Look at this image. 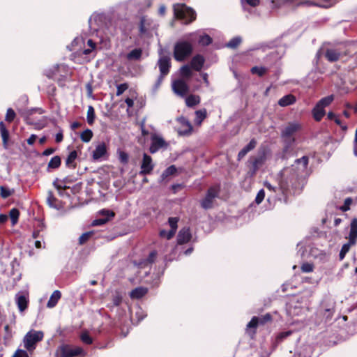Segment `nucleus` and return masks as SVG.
<instances>
[{
  "label": "nucleus",
  "instance_id": "obj_1",
  "mask_svg": "<svg viewBox=\"0 0 357 357\" xmlns=\"http://www.w3.org/2000/svg\"><path fill=\"white\" fill-rule=\"evenodd\" d=\"M192 52V45L185 40L178 41L174 49V57L178 61H183Z\"/></svg>",
  "mask_w": 357,
  "mask_h": 357
},
{
  "label": "nucleus",
  "instance_id": "obj_2",
  "mask_svg": "<svg viewBox=\"0 0 357 357\" xmlns=\"http://www.w3.org/2000/svg\"><path fill=\"white\" fill-rule=\"evenodd\" d=\"M301 124L297 121L289 122L282 130L281 137L287 144L291 145L295 141L294 135L301 130Z\"/></svg>",
  "mask_w": 357,
  "mask_h": 357
},
{
  "label": "nucleus",
  "instance_id": "obj_3",
  "mask_svg": "<svg viewBox=\"0 0 357 357\" xmlns=\"http://www.w3.org/2000/svg\"><path fill=\"white\" fill-rule=\"evenodd\" d=\"M174 12L176 17L185 20V24H189L196 18L195 12L184 4H177L174 6Z\"/></svg>",
  "mask_w": 357,
  "mask_h": 357
},
{
  "label": "nucleus",
  "instance_id": "obj_4",
  "mask_svg": "<svg viewBox=\"0 0 357 357\" xmlns=\"http://www.w3.org/2000/svg\"><path fill=\"white\" fill-rule=\"evenodd\" d=\"M44 334L40 331L31 330L29 331L24 337L23 342L24 347L28 351H33L36 348V344L41 341Z\"/></svg>",
  "mask_w": 357,
  "mask_h": 357
},
{
  "label": "nucleus",
  "instance_id": "obj_5",
  "mask_svg": "<svg viewBox=\"0 0 357 357\" xmlns=\"http://www.w3.org/2000/svg\"><path fill=\"white\" fill-rule=\"evenodd\" d=\"M85 354L86 353L81 347H73L68 344H62L56 351V357L84 356Z\"/></svg>",
  "mask_w": 357,
  "mask_h": 357
},
{
  "label": "nucleus",
  "instance_id": "obj_6",
  "mask_svg": "<svg viewBox=\"0 0 357 357\" xmlns=\"http://www.w3.org/2000/svg\"><path fill=\"white\" fill-rule=\"evenodd\" d=\"M220 189L218 186L211 187L206 194L205 197L201 201V206L203 208L207 210L214 206L215 198L219 196Z\"/></svg>",
  "mask_w": 357,
  "mask_h": 357
},
{
  "label": "nucleus",
  "instance_id": "obj_7",
  "mask_svg": "<svg viewBox=\"0 0 357 357\" xmlns=\"http://www.w3.org/2000/svg\"><path fill=\"white\" fill-rule=\"evenodd\" d=\"M265 159L266 157L264 153H259L257 155L249 158L248 162V174L251 176L255 175L258 169L263 165Z\"/></svg>",
  "mask_w": 357,
  "mask_h": 357
},
{
  "label": "nucleus",
  "instance_id": "obj_8",
  "mask_svg": "<svg viewBox=\"0 0 357 357\" xmlns=\"http://www.w3.org/2000/svg\"><path fill=\"white\" fill-rule=\"evenodd\" d=\"M176 121L180 124V127L177 130L179 135L188 136L191 135L192 132V126L186 118L181 116L177 118Z\"/></svg>",
  "mask_w": 357,
  "mask_h": 357
},
{
  "label": "nucleus",
  "instance_id": "obj_9",
  "mask_svg": "<svg viewBox=\"0 0 357 357\" xmlns=\"http://www.w3.org/2000/svg\"><path fill=\"white\" fill-rule=\"evenodd\" d=\"M173 91L178 96L184 97L189 92V86L183 79L174 80L172 84Z\"/></svg>",
  "mask_w": 357,
  "mask_h": 357
},
{
  "label": "nucleus",
  "instance_id": "obj_10",
  "mask_svg": "<svg viewBox=\"0 0 357 357\" xmlns=\"http://www.w3.org/2000/svg\"><path fill=\"white\" fill-rule=\"evenodd\" d=\"M168 146V143L165 139L158 135H153L151 137V144L149 151L151 153H155L161 149H166Z\"/></svg>",
  "mask_w": 357,
  "mask_h": 357
},
{
  "label": "nucleus",
  "instance_id": "obj_11",
  "mask_svg": "<svg viewBox=\"0 0 357 357\" xmlns=\"http://www.w3.org/2000/svg\"><path fill=\"white\" fill-rule=\"evenodd\" d=\"M335 312V304L333 302H323L321 305L320 313L323 314L325 321L331 320Z\"/></svg>",
  "mask_w": 357,
  "mask_h": 357
},
{
  "label": "nucleus",
  "instance_id": "obj_12",
  "mask_svg": "<svg viewBox=\"0 0 357 357\" xmlns=\"http://www.w3.org/2000/svg\"><path fill=\"white\" fill-rule=\"evenodd\" d=\"M158 65L160 72V75L165 77L169 73V68L171 67L169 56L165 55L160 56L158 61Z\"/></svg>",
  "mask_w": 357,
  "mask_h": 357
},
{
  "label": "nucleus",
  "instance_id": "obj_13",
  "mask_svg": "<svg viewBox=\"0 0 357 357\" xmlns=\"http://www.w3.org/2000/svg\"><path fill=\"white\" fill-rule=\"evenodd\" d=\"M153 167L154 165L152 162V158L151 156L144 153L143 155L139 174L145 175L150 174L152 172Z\"/></svg>",
  "mask_w": 357,
  "mask_h": 357
},
{
  "label": "nucleus",
  "instance_id": "obj_14",
  "mask_svg": "<svg viewBox=\"0 0 357 357\" xmlns=\"http://www.w3.org/2000/svg\"><path fill=\"white\" fill-rule=\"evenodd\" d=\"M308 164V158L303 156L301 158L297 159L294 165H292V170L296 169V174L299 175L301 173L305 171Z\"/></svg>",
  "mask_w": 357,
  "mask_h": 357
},
{
  "label": "nucleus",
  "instance_id": "obj_15",
  "mask_svg": "<svg viewBox=\"0 0 357 357\" xmlns=\"http://www.w3.org/2000/svg\"><path fill=\"white\" fill-rule=\"evenodd\" d=\"M15 302L20 312H24L28 306L29 298L27 295L22 293H17L15 295Z\"/></svg>",
  "mask_w": 357,
  "mask_h": 357
},
{
  "label": "nucleus",
  "instance_id": "obj_16",
  "mask_svg": "<svg viewBox=\"0 0 357 357\" xmlns=\"http://www.w3.org/2000/svg\"><path fill=\"white\" fill-rule=\"evenodd\" d=\"M100 213L102 214V215H104L105 217L102 218H98V219L93 220L92 222V225H93V226L103 225L106 222H107L111 218L114 216V212L109 211V210H105V209L100 211Z\"/></svg>",
  "mask_w": 357,
  "mask_h": 357
},
{
  "label": "nucleus",
  "instance_id": "obj_17",
  "mask_svg": "<svg viewBox=\"0 0 357 357\" xmlns=\"http://www.w3.org/2000/svg\"><path fill=\"white\" fill-rule=\"evenodd\" d=\"M104 16L101 15H93L89 20V26L92 31H98L102 29V26L100 24L102 22Z\"/></svg>",
  "mask_w": 357,
  "mask_h": 357
},
{
  "label": "nucleus",
  "instance_id": "obj_18",
  "mask_svg": "<svg viewBox=\"0 0 357 357\" xmlns=\"http://www.w3.org/2000/svg\"><path fill=\"white\" fill-rule=\"evenodd\" d=\"M348 238V243L354 245H356L357 241V218H354L351 220Z\"/></svg>",
  "mask_w": 357,
  "mask_h": 357
},
{
  "label": "nucleus",
  "instance_id": "obj_19",
  "mask_svg": "<svg viewBox=\"0 0 357 357\" xmlns=\"http://www.w3.org/2000/svg\"><path fill=\"white\" fill-rule=\"evenodd\" d=\"M191 233L189 227L182 228L177 236V242L178 244L188 243L191 239Z\"/></svg>",
  "mask_w": 357,
  "mask_h": 357
},
{
  "label": "nucleus",
  "instance_id": "obj_20",
  "mask_svg": "<svg viewBox=\"0 0 357 357\" xmlns=\"http://www.w3.org/2000/svg\"><path fill=\"white\" fill-rule=\"evenodd\" d=\"M107 153V147L104 142L98 144L93 151L92 157L94 160H98Z\"/></svg>",
  "mask_w": 357,
  "mask_h": 357
},
{
  "label": "nucleus",
  "instance_id": "obj_21",
  "mask_svg": "<svg viewBox=\"0 0 357 357\" xmlns=\"http://www.w3.org/2000/svg\"><path fill=\"white\" fill-rule=\"evenodd\" d=\"M257 146V141L255 139L250 140L243 149H242L238 153V160H241L243 158L248 152L253 150Z\"/></svg>",
  "mask_w": 357,
  "mask_h": 357
},
{
  "label": "nucleus",
  "instance_id": "obj_22",
  "mask_svg": "<svg viewBox=\"0 0 357 357\" xmlns=\"http://www.w3.org/2000/svg\"><path fill=\"white\" fill-rule=\"evenodd\" d=\"M204 63V59L202 55L197 54L195 56L190 62V66L196 71H199Z\"/></svg>",
  "mask_w": 357,
  "mask_h": 357
},
{
  "label": "nucleus",
  "instance_id": "obj_23",
  "mask_svg": "<svg viewBox=\"0 0 357 357\" xmlns=\"http://www.w3.org/2000/svg\"><path fill=\"white\" fill-rule=\"evenodd\" d=\"M61 294L59 290H55L52 294L51 295L47 303V307L48 308H52L55 307L59 301V300L61 298Z\"/></svg>",
  "mask_w": 357,
  "mask_h": 357
},
{
  "label": "nucleus",
  "instance_id": "obj_24",
  "mask_svg": "<svg viewBox=\"0 0 357 357\" xmlns=\"http://www.w3.org/2000/svg\"><path fill=\"white\" fill-rule=\"evenodd\" d=\"M296 102V98L291 94H288L281 98L278 104L281 107H287L294 104Z\"/></svg>",
  "mask_w": 357,
  "mask_h": 357
},
{
  "label": "nucleus",
  "instance_id": "obj_25",
  "mask_svg": "<svg viewBox=\"0 0 357 357\" xmlns=\"http://www.w3.org/2000/svg\"><path fill=\"white\" fill-rule=\"evenodd\" d=\"M77 157V153L76 151H71L68 155L66 160V165L68 168L75 169L76 167L75 160Z\"/></svg>",
  "mask_w": 357,
  "mask_h": 357
},
{
  "label": "nucleus",
  "instance_id": "obj_26",
  "mask_svg": "<svg viewBox=\"0 0 357 357\" xmlns=\"http://www.w3.org/2000/svg\"><path fill=\"white\" fill-rule=\"evenodd\" d=\"M148 291V289L145 287H137L134 289L130 294V296L132 298H140L143 297Z\"/></svg>",
  "mask_w": 357,
  "mask_h": 357
},
{
  "label": "nucleus",
  "instance_id": "obj_27",
  "mask_svg": "<svg viewBox=\"0 0 357 357\" xmlns=\"http://www.w3.org/2000/svg\"><path fill=\"white\" fill-rule=\"evenodd\" d=\"M312 114L314 119L317 121H319L325 115L324 108L321 107L319 104L317 103L316 106L312 110Z\"/></svg>",
  "mask_w": 357,
  "mask_h": 357
},
{
  "label": "nucleus",
  "instance_id": "obj_28",
  "mask_svg": "<svg viewBox=\"0 0 357 357\" xmlns=\"http://www.w3.org/2000/svg\"><path fill=\"white\" fill-rule=\"evenodd\" d=\"M207 112L206 109H202L195 112V123L199 126L202 121L206 118Z\"/></svg>",
  "mask_w": 357,
  "mask_h": 357
},
{
  "label": "nucleus",
  "instance_id": "obj_29",
  "mask_svg": "<svg viewBox=\"0 0 357 357\" xmlns=\"http://www.w3.org/2000/svg\"><path fill=\"white\" fill-rule=\"evenodd\" d=\"M142 54V50L140 48H136L130 51L127 55L126 58L129 61H137Z\"/></svg>",
  "mask_w": 357,
  "mask_h": 357
},
{
  "label": "nucleus",
  "instance_id": "obj_30",
  "mask_svg": "<svg viewBox=\"0 0 357 357\" xmlns=\"http://www.w3.org/2000/svg\"><path fill=\"white\" fill-rule=\"evenodd\" d=\"M340 54L335 50L328 49L326 50L325 56L331 62L336 61L339 59Z\"/></svg>",
  "mask_w": 357,
  "mask_h": 357
},
{
  "label": "nucleus",
  "instance_id": "obj_31",
  "mask_svg": "<svg viewBox=\"0 0 357 357\" xmlns=\"http://www.w3.org/2000/svg\"><path fill=\"white\" fill-rule=\"evenodd\" d=\"M178 221V218L176 217H171L168 220V222L169 226L171 227V229L169 230V233L168 234L169 237H173L177 229V223Z\"/></svg>",
  "mask_w": 357,
  "mask_h": 357
},
{
  "label": "nucleus",
  "instance_id": "obj_32",
  "mask_svg": "<svg viewBox=\"0 0 357 357\" xmlns=\"http://www.w3.org/2000/svg\"><path fill=\"white\" fill-rule=\"evenodd\" d=\"M200 102V97L197 95H190L185 98V103L188 107H192Z\"/></svg>",
  "mask_w": 357,
  "mask_h": 357
},
{
  "label": "nucleus",
  "instance_id": "obj_33",
  "mask_svg": "<svg viewBox=\"0 0 357 357\" xmlns=\"http://www.w3.org/2000/svg\"><path fill=\"white\" fill-rule=\"evenodd\" d=\"M57 199L54 196L53 192L52 191L47 192V204L52 208H57L58 206L56 205Z\"/></svg>",
  "mask_w": 357,
  "mask_h": 357
},
{
  "label": "nucleus",
  "instance_id": "obj_34",
  "mask_svg": "<svg viewBox=\"0 0 357 357\" xmlns=\"http://www.w3.org/2000/svg\"><path fill=\"white\" fill-rule=\"evenodd\" d=\"M177 171L176 167L175 165H171L169 167H167L162 174L161 177L162 179L166 178L167 177L169 176H172L176 174Z\"/></svg>",
  "mask_w": 357,
  "mask_h": 357
},
{
  "label": "nucleus",
  "instance_id": "obj_35",
  "mask_svg": "<svg viewBox=\"0 0 357 357\" xmlns=\"http://www.w3.org/2000/svg\"><path fill=\"white\" fill-rule=\"evenodd\" d=\"M334 100V96L333 95L328 96L321 98L317 104H319L321 107L325 108L328 106Z\"/></svg>",
  "mask_w": 357,
  "mask_h": 357
},
{
  "label": "nucleus",
  "instance_id": "obj_36",
  "mask_svg": "<svg viewBox=\"0 0 357 357\" xmlns=\"http://www.w3.org/2000/svg\"><path fill=\"white\" fill-rule=\"evenodd\" d=\"M61 158L58 155L54 156L48 163V167L56 169L61 165Z\"/></svg>",
  "mask_w": 357,
  "mask_h": 357
},
{
  "label": "nucleus",
  "instance_id": "obj_37",
  "mask_svg": "<svg viewBox=\"0 0 357 357\" xmlns=\"http://www.w3.org/2000/svg\"><path fill=\"white\" fill-rule=\"evenodd\" d=\"M14 193L13 189H10L5 186L0 187V195L1 197L3 199H6Z\"/></svg>",
  "mask_w": 357,
  "mask_h": 357
},
{
  "label": "nucleus",
  "instance_id": "obj_38",
  "mask_svg": "<svg viewBox=\"0 0 357 357\" xmlns=\"http://www.w3.org/2000/svg\"><path fill=\"white\" fill-rule=\"evenodd\" d=\"M19 215H20V212H19L18 209L14 208L10 211L9 216L11 219L13 225H15L17 222Z\"/></svg>",
  "mask_w": 357,
  "mask_h": 357
},
{
  "label": "nucleus",
  "instance_id": "obj_39",
  "mask_svg": "<svg viewBox=\"0 0 357 357\" xmlns=\"http://www.w3.org/2000/svg\"><path fill=\"white\" fill-rule=\"evenodd\" d=\"M93 137V132L91 130L86 129L80 135V138L84 142H89Z\"/></svg>",
  "mask_w": 357,
  "mask_h": 357
},
{
  "label": "nucleus",
  "instance_id": "obj_40",
  "mask_svg": "<svg viewBox=\"0 0 357 357\" xmlns=\"http://www.w3.org/2000/svg\"><path fill=\"white\" fill-rule=\"evenodd\" d=\"M212 42V38L207 34H204L199 36V44L202 46L208 45Z\"/></svg>",
  "mask_w": 357,
  "mask_h": 357
},
{
  "label": "nucleus",
  "instance_id": "obj_41",
  "mask_svg": "<svg viewBox=\"0 0 357 357\" xmlns=\"http://www.w3.org/2000/svg\"><path fill=\"white\" fill-rule=\"evenodd\" d=\"M268 69L265 67H259L254 66L251 68V72L253 74H257L259 76L261 77L266 73Z\"/></svg>",
  "mask_w": 357,
  "mask_h": 357
},
{
  "label": "nucleus",
  "instance_id": "obj_42",
  "mask_svg": "<svg viewBox=\"0 0 357 357\" xmlns=\"http://www.w3.org/2000/svg\"><path fill=\"white\" fill-rule=\"evenodd\" d=\"M181 74L185 78H190L192 76V70L188 65H185L181 68Z\"/></svg>",
  "mask_w": 357,
  "mask_h": 357
},
{
  "label": "nucleus",
  "instance_id": "obj_43",
  "mask_svg": "<svg viewBox=\"0 0 357 357\" xmlns=\"http://www.w3.org/2000/svg\"><path fill=\"white\" fill-rule=\"evenodd\" d=\"M95 119V111L92 106H89L87 111V122L89 125H91Z\"/></svg>",
  "mask_w": 357,
  "mask_h": 357
},
{
  "label": "nucleus",
  "instance_id": "obj_44",
  "mask_svg": "<svg viewBox=\"0 0 357 357\" xmlns=\"http://www.w3.org/2000/svg\"><path fill=\"white\" fill-rule=\"evenodd\" d=\"M351 245H353L350 244L349 243H347L342 245L339 254L340 260H342L344 258L346 254L349 252Z\"/></svg>",
  "mask_w": 357,
  "mask_h": 357
},
{
  "label": "nucleus",
  "instance_id": "obj_45",
  "mask_svg": "<svg viewBox=\"0 0 357 357\" xmlns=\"http://www.w3.org/2000/svg\"><path fill=\"white\" fill-rule=\"evenodd\" d=\"M241 43V38L240 37H235L232 38L227 44V47L230 48H236Z\"/></svg>",
  "mask_w": 357,
  "mask_h": 357
},
{
  "label": "nucleus",
  "instance_id": "obj_46",
  "mask_svg": "<svg viewBox=\"0 0 357 357\" xmlns=\"http://www.w3.org/2000/svg\"><path fill=\"white\" fill-rule=\"evenodd\" d=\"M59 68H60V66L58 65L54 66L52 69H50L47 72V76L49 78H51L53 79H56V73L58 72Z\"/></svg>",
  "mask_w": 357,
  "mask_h": 357
},
{
  "label": "nucleus",
  "instance_id": "obj_47",
  "mask_svg": "<svg viewBox=\"0 0 357 357\" xmlns=\"http://www.w3.org/2000/svg\"><path fill=\"white\" fill-rule=\"evenodd\" d=\"M93 235V232L92 231H89V232H86V233H84L82 234L80 237L79 238V244H84L89 239V238Z\"/></svg>",
  "mask_w": 357,
  "mask_h": 357
},
{
  "label": "nucleus",
  "instance_id": "obj_48",
  "mask_svg": "<svg viewBox=\"0 0 357 357\" xmlns=\"http://www.w3.org/2000/svg\"><path fill=\"white\" fill-rule=\"evenodd\" d=\"M15 117V112L11 108L7 109L5 119L6 121L12 122Z\"/></svg>",
  "mask_w": 357,
  "mask_h": 357
},
{
  "label": "nucleus",
  "instance_id": "obj_49",
  "mask_svg": "<svg viewBox=\"0 0 357 357\" xmlns=\"http://www.w3.org/2000/svg\"><path fill=\"white\" fill-rule=\"evenodd\" d=\"M80 338L82 341L85 344H91L93 342L92 338L89 336L87 332L82 333Z\"/></svg>",
  "mask_w": 357,
  "mask_h": 357
},
{
  "label": "nucleus",
  "instance_id": "obj_50",
  "mask_svg": "<svg viewBox=\"0 0 357 357\" xmlns=\"http://www.w3.org/2000/svg\"><path fill=\"white\" fill-rule=\"evenodd\" d=\"M259 319L257 317H253L251 321L247 324V328H256L259 324Z\"/></svg>",
  "mask_w": 357,
  "mask_h": 357
},
{
  "label": "nucleus",
  "instance_id": "obj_51",
  "mask_svg": "<svg viewBox=\"0 0 357 357\" xmlns=\"http://www.w3.org/2000/svg\"><path fill=\"white\" fill-rule=\"evenodd\" d=\"M352 199L351 197H347L345 199L344 205L340 207V209L342 211H347L350 208V205L352 204Z\"/></svg>",
  "mask_w": 357,
  "mask_h": 357
},
{
  "label": "nucleus",
  "instance_id": "obj_52",
  "mask_svg": "<svg viewBox=\"0 0 357 357\" xmlns=\"http://www.w3.org/2000/svg\"><path fill=\"white\" fill-rule=\"evenodd\" d=\"M87 45L89 46L90 48L89 49H85L84 51H83V53L84 54H89L91 52V51L95 49L96 47V43L91 40V39H89L87 41Z\"/></svg>",
  "mask_w": 357,
  "mask_h": 357
},
{
  "label": "nucleus",
  "instance_id": "obj_53",
  "mask_svg": "<svg viewBox=\"0 0 357 357\" xmlns=\"http://www.w3.org/2000/svg\"><path fill=\"white\" fill-rule=\"evenodd\" d=\"M128 88V85L126 83L118 85L116 90V96H121Z\"/></svg>",
  "mask_w": 357,
  "mask_h": 357
},
{
  "label": "nucleus",
  "instance_id": "obj_54",
  "mask_svg": "<svg viewBox=\"0 0 357 357\" xmlns=\"http://www.w3.org/2000/svg\"><path fill=\"white\" fill-rule=\"evenodd\" d=\"M264 197H265V192L263 189H261L258 192V193L256 196V198H255L256 203L257 204H259L260 203H261V202L264 199Z\"/></svg>",
  "mask_w": 357,
  "mask_h": 357
},
{
  "label": "nucleus",
  "instance_id": "obj_55",
  "mask_svg": "<svg viewBox=\"0 0 357 357\" xmlns=\"http://www.w3.org/2000/svg\"><path fill=\"white\" fill-rule=\"evenodd\" d=\"M165 76H162V75H159V77H158L153 87V92H156L158 91V89L160 88L162 81H163V79H164Z\"/></svg>",
  "mask_w": 357,
  "mask_h": 357
},
{
  "label": "nucleus",
  "instance_id": "obj_56",
  "mask_svg": "<svg viewBox=\"0 0 357 357\" xmlns=\"http://www.w3.org/2000/svg\"><path fill=\"white\" fill-rule=\"evenodd\" d=\"M301 270L304 273H310L313 271V265L309 263H305L301 266Z\"/></svg>",
  "mask_w": 357,
  "mask_h": 357
},
{
  "label": "nucleus",
  "instance_id": "obj_57",
  "mask_svg": "<svg viewBox=\"0 0 357 357\" xmlns=\"http://www.w3.org/2000/svg\"><path fill=\"white\" fill-rule=\"evenodd\" d=\"M122 301V296L119 292H116L115 295H114L112 301L114 305L118 306L120 305Z\"/></svg>",
  "mask_w": 357,
  "mask_h": 357
},
{
  "label": "nucleus",
  "instance_id": "obj_58",
  "mask_svg": "<svg viewBox=\"0 0 357 357\" xmlns=\"http://www.w3.org/2000/svg\"><path fill=\"white\" fill-rule=\"evenodd\" d=\"M58 178H56L55 181L53 182V185L58 190L59 194L60 195H63V190L66 188V185H61L60 184H58Z\"/></svg>",
  "mask_w": 357,
  "mask_h": 357
},
{
  "label": "nucleus",
  "instance_id": "obj_59",
  "mask_svg": "<svg viewBox=\"0 0 357 357\" xmlns=\"http://www.w3.org/2000/svg\"><path fill=\"white\" fill-rule=\"evenodd\" d=\"M241 3L243 7L245 6V3H247L250 6L255 7L259 4V0H241Z\"/></svg>",
  "mask_w": 357,
  "mask_h": 357
},
{
  "label": "nucleus",
  "instance_id": "obj_60",
  "mask_svg": "<svg viewBox=\"0 0 357 357\" xmlns=\"http://www.w3.org/2000/svg\"><path fill=\"white\" fill-rule=\"evenodd\" d=\"M259 324H264L266 322L271 320V315L268 313L266 314L264 316H261V317H259Z\"/></svg>",
  "mask_w": 357,
  "mask_h": 357
},
{
  "label": "nucleus",
  "instance_id": "obj_61",
  "mask_svg": "<svg viewBox=\"0 0 357 357\" xmlns=\"http://www.w3.org/2000/svg\"><path fill=\"white\" fill-rule=\"evenodd\" d=\"M291 334V331H285L280 333L277 339L279 341H282L283 339L286 338L287 337L289 336Z\"/></svg>",
  "mask_w": 357,
  "mask_h": 357
},
{
  "label": "nucleus",
  "instance_id": "obj_62",
  "mask_svg": "<svg viewBox=\"0 0 357 357\" xmlns=\"http://www.w3.org/2000/svg\"><path fill=\"white\" fill-rule=\"evenodd\" d=\"M13 357H29L26 351L18 349Z\"/></svg>",
  "mask_w": 357,
  "mask_h": 357
},
{
  "label": "nucleus",
  "instance_id": "obj_63",
  "mask_svg": "<svg viewBox=\"0 0 357 357\" xmlns=\"http://www.w3.org/2000/svg\"><path fill=\"white\" fill-rule=\"evenodd\" d=\"M157 256V252L155 251H153L151 252L149 255V257L147 259V261L149 262V263H153L155 259Z\"/></svg>",
  "mask_w": 357,
  "mask_h": 357
},
{
  "label": "nucleus",
  "instance_id": "obj_64",
  "mask_svg": "<svg viewBox=\"0 0 357 357\" xmlns=\"http://www.w3.org/2000/svg\"><path fill=\"white\" fill-rule=\"evenodd\" d=\"M169 233V231H166V230H161L160 231V236L162 237V238H165L168 240L171 239L172 237H169L168 234Z\"/></svg>",
  "mask_w": 357,
  "mask_h": 357
}]
</instances>
